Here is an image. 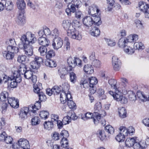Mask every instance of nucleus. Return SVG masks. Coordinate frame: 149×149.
<instances>
[{"mask_svg": "<svg viewBox=\"0 0 149 149\" xmlns=\"http://www.w3.org/2000/svg\"><path fill=\"white\" fill-rule=\"evenodd\" d=\"M19 145L23 149H29L30 146L29 141L27 140L21 138L18 141Z\"/></svg>", "mask_w": 149, "mask_h": 149, "instance_id": "nucleus-15", "label": "nucleus"}, {"mask_svg": "<svg viewBox=\"0 0 149 149\" xmlns=\"http://www.w3.org/2000/svg\"><path fill=\"white\" fill-rule=\"evenodd\" d=\"M126 38H120L119 39L118 42V45L119 47L123 49L128 45Z\"/></svg>", "mask_w": 149, "mask_h": 149, "instance_id": "nucleus-22", "label": "nucleus"}, {"mask_svg": "<svg viewBox=\"0 0 149 149\" xmlns=\"http://www.w3.org/2000/svg\"><path fill=\"white\" fill-rule=\"evenodd\" d=\"M63 44V40L61 38H54L52 46L54 49L57 50L61 47Z\"/></svg>", "mask_w": 149, "mask_h": 149, "instance_id": "nucleus-13", "label": "nucleus"}, {"mask_svg": "<svg viewBox=\"0 0 149 149\" xmlns=\"http://www.w3.org/2000/svg\"><path fill=\"white\" fill-rule=\"evenodd\" d=\"M45 64L46 66L51 68L55 67L56 66V62L50 59L46 61L45 62Z\"/></svg>", "mask_w": 149, "mask_h": 149, "instance_id": "nucleus-39", "label": "nucleus"}, {"mask_svg": "<svg viewBox=\"0 0 149 149\" xmlns=\"http://www.w3.org/2000/svg\"><path fill=\"white\" fill-rule=\"evenodd\" d=\"M102 105L100 102H97L95 105L94 107L95 112H100L102 111Z\"/></svg>", "mask_w": 149, "mask_h": 149, "instance_id": "nucleus-50", "label": "nucleus"}, {"mask_svg": "<svg viewBox=\"0 0 149 149\" xmlns=\"http://www.w3.org/2000/svg\"><path fill=\"white\" fill-rule=\"evenodd\" d=\"M92 28L91 33V35L95 37L98 36L100 34V31L98 28L95 26L93 27Z\"/></svg>", "mask_w": 149, "mask_h": 149, "instance_id": "nucleus-31", "label": "nucleus"}, {"mask_svg": "<svg viewBox=\"0 0 149 149\" xmlns=\"http://www.w3.org/2000/svg\"><path fill=\"white\" fill-rule=\"evenodd\" d=\"M68 73V70L65 67H60L58 69L57 74L61 79H65Z\"/></svg>", "mask_w": 149, "mask_h": 149, "instance_id": "nucleus-10", "label": "nucleus"}, {"mask_svg": "<svg viewBox=\"0 0 149 149\" xmlns=\"http://www.w3.org/2000/svg\"><path fill=\"white\" fill-rule=\"evenodd\" d=\"M17 7L18 9L22 10L26 7V4L23 0H18L17 2Z\"/></svg>", "mask_w": 149, "mask_h": 149, "instance_id": "nucleus-34", "label": "nucleus"}, {"mask_svg": "<svg viewBox=\"0 0 149 149\" xmlns=\"http://www.w3.org/2000/svg\"><path fill=\"white\" fill-rule=\"evenodd\" d=\"M24 76L26 79L31 80L33 83H35L37 81L36 76L33 75L31 70H26L24 74Z\"/></svg>", "mask_w": 149, "mask_h": 149, "instance_id": "nucleus-11", "label": "nucleus"}, {"mask_svg": "<svg viewBox=\"0 0 149 149\" xmlns=\"http://www.w3.org/2000/svg\"><path fill=\"white\" fill-rule=\"evenodd\" d=\"M124 135H123L121 133H120L117 135L116 137V140L119 142L123 141L125 139V137Z\"/></svg>", "mask_w": 149, "mask_h": 149, "instance_id": "nucleus-63", "label": "nucleus"}, {"mask_svg": "<svg viewBox=\"0 0 149 149\" xmlns=\"http://www.w3.org/2000/svg\"><path fill=\"white\" fill-rule=\"evenodd\" d=\"M13 77L11 80L10 81V86L11 88H15L17 84L20 82L22 81L20 74L18 72H15L13 73Z\"/></svg>", "mask_w": 149, "mask_h": 149, "instance_id": "nucleus-2", "label": "nucleus"}, {"mask_svg": "<svg viewBox=\"0 0 149 149\" xmlns=\"http://www.w3.org/2000/svg\"><path fill=\"white\" fill-rule=\"evenodd\" d=\"M29 68L30 70L37 69L40 66L35 61L31 62L28 65Z\"/></svg>", "mask_w": 149, "mask_h": 149, "instance_id": "nucleus-41", "label": "nucleus"}, {"mask_svg": "<svg viewBox=\"0 0 149 149\" xmlns=\"http://www.w3.org/2000/svg\"><path fill=\"white\" fill-rule=\"evenodd\" d=\"M21 42L23 47L21 48L23 49L25 54L27 56H32L33 54V47L30 45V44H33L37 41L36 38H19Z\"/></svg>", "mask_w": 149, "mask_h": 149, "instance_id": "nucleus-1", "label": "nucleus"}, {"mask_svg": "<svg viewBox=\"0 0 149 149\" xmlns=\"http://www.w3.org/2000/svg\"><path fill=\"white\" fill-rule=\"evenodd\" d=\"M139 5L141 10L144 13L145 17L149 18V4H146L143 2H140Z\"/></svg>", "mask_w": 149, "mask_h": 149, "instance_id": "nucleus-4", "label": "nucleus"}, {"mask_svg": "<svg viewBox=\"0 0 149 149\" xmlns=\"http://www.w3.org/2000/svg\"><path fill=\"white\" fill-rule=\"evenodd\" d=\"M105 40L109 46L113 47L116 45V41L113 38H105Z\"/></svg>", "mask_w": 149, "mask_h": 149, "instance_id": "nucleus-30", "label": "nucleus"}, {"mask_svg": "<svg viewBox=\"0 0 149 149\" xmlns=\"http://www.w3.org/2000/svg\"><path fill=\"white\" fill-rule=\"evenodd\" d=\"M8 93L6 91H2L0 94V100L1 102L6 101V100L8 101Z\"/></svg>", "mask_w": 149, "mask_h": 149, "instance_id": "nucleus-28", "label": "nucleus"}, {"mask_svg": "<svg viewBox=\"0 0 149 149\" xmlns=\"http://www.w3.org/2000/svg\"><path fill=\"white\" fill-rule=\"evenodd\" d=\"M3 56L7 60H12L14 57V54L8 51H4L3 52Z\"/></svg>", "mask_w": 149, "mask_h": 149, "instance_id": "nucleus-23", "label": "nucleus"}, {"mask_svg": "<svg viewBox=\"0 0 149 149\" xmlns=\"http://www.w3.org/2000/svg\"><path fill=\"white\" fill-rule=\"evenodd\" d=\"M89 86H95L97 83V79L95 77H91L88 79Z\"/></svg>", "mask_w": 149, "mask_h": 149, "instance_id": "nucleus-42", "label": "nucleus"}, {"mask_svg": "<svg viewBox=\"0 0 149 149\" xmlns=\"http://www.w3.org/2000/svg\"><path fill=\"white\" fill-rule=\"evenodd\" d=\"M68 105L71 109L74 110L76 108V104L72 100L68 101Z\"/></svg>", "mask_w": 149, "mask_h": 149, "instance_id": "nucleus-60", "label": "nucleus"}, {"mask_svg": "<svg viewBox=\"0 0 149 149\" xmlns=\"http://www.w3.org/2000/svg\"><path fill=\"white\" fill-rule=\"evenodd\" d=\"M51 33L50 29L47 26L43 27L42 29L39 30L38 32L39 37L51 36Z\"/></svg>", "mask_w": 149, "mask_h": 149, "instance_id": "nucleus-7", "label": "nucleus"}, {"mask_svg": "<svg viewBox=\"0 0 149 149\" xmlns=\"http://www.w3.org/2000/svg\"><path fill=\"white\" fill-rule=\"evenodd\" d=\"M108 83L111 86V89H115V91L117 90L118 88H120L118 87L117 81L114 79H111L109 80Z\"/></svg>", "mask_w": 149, "mask_h": 149, "instance_id": "nucleus-21", "label": "nucleus"}, {"mask_svg": "<svg viewBox=\"0 0 149 149\" xmlns=\"http://www.w3.org/2000/svg\"><path fill=\"white\" fill-rule=\"evenodd\" d=\"M75 58H74L71 57H69L67 59V62L70 67L74 68L76 66V64L75 63Z\"/></svg>", "mask_w": 149, "mask_h": 149, "instance_id": "nucleus-36", "label": "nucleus"}, {"mask_svg": "<svg viewBox=\"0 0 149 149\" xmlns=\"http://www.w3.org/2000/svg\"><path fill=\"white\" fill-rule=\"evenodd\" d=\"M128 97L131 100H136V95L133 91H128Z\"/></svg>", "mask_w": 149, "mask_h": 149, "instance_id": "nucleus-54", "label": "nucleus"}, {"mask_svg": "<svg viewBox=\"0 0 149 149\" xmlns=\"http://www.w3.org/2000/svg\"><path fill=\"white\" fill-rule=\"evenodd\" d=\"M108 5V9L109 11L111 10L114 4L115 1L114 0H107Z\"/></svg>", "mask_w": 149, "mask_h": 149, "instance_id": "nucleus-53", "label": "nucleus"}, {"mask_svg": "<svg viewBox=\"0 0 149 149\" xmlns=\"http://www.w3.org/2000/svg\"><path fill=\"white\" fill-rule=\"evenodd\" d=\"M51 121L56 125V122L58 120L59 116L58 115L55 114H52L51 115Z\"/></svg>", "mask_w": 149, "mask_h": 149, "instance_id": "nucleus-57", "label": "nucleus"}, {"mask_svg": "<svg viewBox=\"0 0 149 149\" xmlns=\"http://www.w3.org/2000/svg\"><path fill=\"white\" fill-rule=\"evenodd\" d=\"M61 146L63 148H67L69 146L68 141L67 139L62 138L61 141Z\"/></svg>", "mask_w": 149, "mask_h": 149, "instance_id": "nucleus-52", "label": "nucleus"}, {"mask_svg": "<svg viewBox=\"0 0 149 149\" xmlns=\"http://www.w3.org/2000/svg\"><path fill=\"white\" fill-rule=\"evenodd\" d=\"M7 102L13 108H17L19 107V101L14 97H9Z\"/></svg>", "mask_w": 149, "mask_h": 149, "instance_id": "nucleus-16", "label": "nucleus"}, {"mask_svg": "<svg viewBox=\"0 0 149 149\" xmlns=\"http://www.w3.org/2000/svg\"><path fill=\"white\" fill-rule=\"evenodd\" d=\"M100 112H94V116L93 117V121L95 124L97 123L101 118Z\"/></svg>", "mask_w": 149, "mask_h": 149, "instance_id": "nucleus-27", "label": "nucleus"}, {"mask_svg": "<svg viewBox=\"0 0 149 149\" xmlns=\"http://www.w3.org/2000/svg\"><path fill=\"white\" fill-rule=\"evenodd\" d=\"M109 93L112 95L114 99L117 101H120L121 100L123 95L121 92V89L118 88L117 90L115 91V92L110 91H109Z\"/></svg>", "mask_w": 149, "mask_h": 149, "instance_id": "nucleus-8", "label": "nucleus"}, {"mask_svg": "<svg viewBox=\"0 0 149 149\" xmlns=\"http://www.w3.org/2000/svg\"><path fill=\"white\" fill-rule=\"evenodd\" d=\"M133 45L134 47H135L136 49L138 50H142L145 48L143 44L141 42H136L134 43Z\"/></svg>", "mask_w": 149, "mask_h": 149, "instance_id": "nucleus-43", "label": "nucleus"}, {"mask_svg": "<svg viewBox=\"0 0 149 149\" xmlns=\"http://www.w3.org/2000/svg\"><path fill=\"white\" fill-rule=\"evenodd\" d=\"M40 122V118L37 116H35L31 120V124L33 125H36L39 124Z\"/></svg>", "mask_w": 149, "mask_h": 149, "instance_id": "nucleus-48", "label": "nucleus"}, {"mask_svg": "<svg viewBox=\"0 0 149 149\" xmlns=\"http://www.w3.org/2000/svg\"><path fill=\"white\" fill-rule=\"evenodd\" d=\"M105 128L106 131L109 134H112L114 132V128L110 125H107Z\"/></svg>", "mask_w": 149, "mask_h": 149, "instance_id": "nucleus-55", "label": "nucleus"}, {"mask_svg": "<svg viewBox=\"0 0 149 149\" xmlns=\"http://www.w3.org/2000/svg\"><path fill=\"white\" fill-rule=\"evenodd\" d=\"M76 10V8L72 3L68 4L67 6V8L65 9V12L68 15L71 16L72 13H74Z\"/></svg>", "mask_w": 149, "mask_h": 149, "instance_id": "nucleus-18", "label": "nucleus"}, {"mask_svg": "<svg viewBox=\"0 0 149 149\" xmlns=\"http://www.w3.org/2000/svg\"><path fill=\"white\" fill-rule=\"evenodd\" d=\"M68 116H69V118H70L71 120V119L75 120L77 118V117L75 113L72 110L69 111L68 113Z\"/></svg>", "mask_w": 149, "mask_h": 149, "instance_id": "nucleus-49", "label": "nucleus"}, {"mask_svg": "<svg viewBox=\"0 0 149 149\" xmlns=\"http://www.w3.org/2000/svg\"><path fill=\"white\" fill-rule=\"evenodd\" d=\"M97 134L101 141H103L106 138L105 132L104 130H99L97 132Z\"/></svg>", "mask_w": 149, "mask_h": 149, "instance_id": "nucleus-40", "label": "nucleus"}, {"mask_svg": "<svg viewBox=\"0 0 149 149\" xmlns=\"http://www.w3.org/2000/svg\"><path fill=\"white\" fill-rule=\"evenodd\" d=\"M62 26L66 30H71V22L69 20H63L62 22Z\"/></svg>", "mask_w": 149, "mask_h": 149, "instance_id": "nucleus-25", "label": "nucleus"}, {"mask_svg": "<svg viewBox=\"0 0 149 149\" xmlns=\"http://www.w3.org/2000/svg\"><path fill=\"white\" fill-rule=\"evenodd\" d=\"M83 24L86 27L91 26L93 24V19L90 16L85 17L82 19Z\"/></svg>", "mask_w": 149, "mask_h": 149, "instance_id": "nucleus-14", "label": "nucleus"}, {"mask_svg": "<svg viewBox=\"0 0 149 149\" xmlns=\"http://www.w3.org/2000/svg\"><path fill=\"white\" fill-rule=\"evenodd\" d=\"M39 115L42 119L45 120L49 116V113L47 111H40Z\"/></svg>", "mask_w": 149, "mask_h": 149, "instance_id": "nucleus-46", "label": "nucleus"}, {"mask_svg": "<svg viewBox=\"0 0 149 149\" xmlns=\"http://www.w3.org/2000/svg\"><path fill=\"white\" fill-rule=\"evenodd\" d=\"M25 66L24 65H20L19 67L18 70L17 71H15V72H18L20 74V75L21 74L23 75L24 73V71L26 69L25 68ZM21 77V76H20Z\"/></svg>", "mask_w": 149, "mask_h": 149, "instance_id": "nucleus-56", "label": "nucleus"}, {"mask_svg": "<svg viewBox=\"0 0 149 149\" xmlns=\"http://www.w3.org/2000/svg\"><path fill=\"white\" fill-rule=\"evenodd\" d=\"M55 53L54 51L53 50H50L47 52L46 54V58L47 60L50 59L52 57L55 56Z\"/></svg>", "mask_w": 149, "mask_h": 149, "instance_id": "nucleus-44", "label": "nucleus"}, {"mask_svg": "<svg viewBox=\"0 0 149 149\" xmlns=\"http://www.w3.org/2000/svg\"><path fill=\"white\" fill-rule=\"evenodd\" d=\"M65 92H62L60 94V101L62 103L64 104L66 101H68L69 100H72V97L69 91Z\"/></svg>", "mask_w": 149, "mask_h": 149, "instance_id": "nucleus-6", "label": "nucleus"}, {"mask_svg": "<svg viewBox=\"0 0 149 149\" xmlns=\"http://www.w3.org/2000/svg\"><path fill=\"white\" fill-rule=\"evenodd\" d=\"M135 142V140L134 138H127L125 141V144L127 147H130L133 146Z\"/></svg>", "mask_w": 149, "mask_h": 149, "instance_id": "nucleus-29", "label": "nucleus"}, {"mask_svg": "<svg viewBox=\"0 0 149 149\" xmlns=\"http://www.w3.org/2000/svg\"><path fill=\"white\" fill-rule=\"evenodd\" d=\"M72 3L77 8H80L82 5V2L80 0H74Z\"/></svg>", "mask_w": 149, "mask_h": 149, "instance_id": "nucleus-59", "label": "nucleus"}, {"mask_svg": "<svg viewBox=\"0 0 149 149\" xmlns=\"http://www.w3.org/2000/svg\"><path fill=\"white\" fill-rule=\"evenodd\" d=\"M38 50L41 56H44L47 53V47L45 46H41L39 47Z\"/></svg>", "mask_w": 149, "mask_h": 149, "instance_id": "nucleus-38", "label": "nucleus"}, {"mask_svg": "<svg viewBox=\"0 0 149 149\" xmlns=\"http://www.w3.org/2000/svg\"><path fill=\"white\" fill-rule=\"evenodd\" d=\"M100 10L98 8V7L95 4H93L89 6L88 10V14L93 17L95 15L96 13L97 14H100Z\"/></svg>", "mask_w": 149, "mask_h": 149, "instance_id": "nucleus-12", "label": "nucleus"}, {"mask_svg": "<svg viewBox=\"0 0 149 149\" xmlns=\"http://www.w3.org/2000/svg\"><path fill=\"white\" fill-rule=\"evenodd\" d=\"M13 5L11 1H6L5 5V9L8 11L12 10L13 8Z\"/></svg>", "mask_w": 149, "mask_h": 149, "instance_id": "nucleus-37", "label": "nucleus"}, {"mask_svg": "<svg viewBox=\"0 0 149 149\" xmlns=\"http://www.w3.org/2000/svg\"><path fill=\"white\" fill-rule=\"evenodd\" d=\"M54 124L51 121H45L44 124V127L47 130H50L53 128Z\"/></svg>", "mask_w": 149, "mask_h": 149, "instance_id": "nucleus-32", "label": "nucleus"}, {"mask_svg": "<svg viewBox=\"0 0 149 149\" xmlns=\"http://www.w3.org/2000/svg\"><path fill=\"white\" fill-rule=\"evenodd\" d=\"M95 15L96 17H95L94 19V20H93V21L94 22L93 24H94L95 25L99 26L102 24V21L101 20V19L100 17L96 16V15Z\"/></svg>", "mask_w": 149, "mask_h": 149, "instance_id": "nucleus-58", "label": "nucleus"}, {"mask_svg": "<svg viewBox=\"0 0 149 149\" xmlns=\"http://www.w3.org/2000/svg\"><path fill=\"white\" fill-rule=\"evenodd\" d=\"M7 50L8 52H9L13 53H17L18 52V48L14 45H8L7 47Z\"/></svg>", "mask_w": 149, "mask_h": 149, "instance_id": "nucleus-33", "label": "nucleus"}, {"mask_svg": "<svg viewBox=\"0 0 149 149\" xmlns=\"http://www.w3.org/2000/svg\"><path fill=\"white\" fill-rule=\"evenodd\" d=\"M112 64L113 69L115 71H119L121 65V62L118 58L113 56L112 58Z\"/></svg>", "mask_w": 149, "mask_h": 149, "instance_id": "nucleus-9", "label": "nucleus"}, {"mask_svg": "<svg viewBox=\"0 0 149 149\" xmlns=\"http://www.w3.org/2000/svg\"><path fill=\"white\" fill-rule=\"evenodd\" d=\"M37 40L38 43L41 45V46L47 47L50 43L49 40L46 38H38Z\"/></svg>", "mask_w": 149, "mask_h": 149, "instance_id": "nucleus-20", "label": "nucleus"}, {"mask_svg": "<svg viewBox=\"0 0 149 149\" xmlns=\"http://www.w3.org/2000/svg\"><path fill=\"white\" fill-rule=\"evenodd\" d=\"M84 71L88 74H92L94 72V69L90 64H87L84 65Z\"/></svg>", "mask_w": 149, "mask_h": 149, "instance_id": "nucleus-24", "label": "nucleus"}, {"mask_svg": "<svg viewBox=\"0 0 149 149\" xmlns=\"http://www.w3.org/2000/svg\"><path fill=\"white\" fill-rule=\"evenodd\" d=\"M13 74L9 76H8L7 75H5L3 77V81L5 83L8 82L9 83H10V81L11 80V79H13Z\"/></svg>", "mask_w": 149, "mask_h": 149, "instance_id": "nucleus-61", "label": "nucleus"}, {"mask_svg": "<svg viewBox=\"0 0 149 149\" xmlns=\"http://www.w3.org/2000/svg\"><path fill=\"white\" fill-rule=\"evenodd\" d=\"M69 76L70 81L73 83H74L77 79L76 75L75 74L72 72H70Z\"/></svg>", "mask_w": 149, "mask_h": 149, "instance_id": "nucleus-51", "label": "nucleus"}, {"mask_svg": "<svg viewBox=\"0 0 149 149\" xmlns=\"http://www.w3.org/2000/svg\"><path fill=\"white\" fill-rule=\"evenodd\" d=\"M52 136V139L55 141L58 140L61 138L59 134L56 132H53Z\"/></svg>", "mask_w": 149, "mask_h": 149, "instance_id": "nucleus-62", "label": "nucleus"}, {"mask_svg": "<svg viewBox=\"0 0 149 149\" xmlns=\"http://www.w3.org/2000/svg\"><path fill=\"white\" fill-rule=\"evenodd\" d=\"M69 136L68 131L65 130H62L60 133V137L62 138L67 139Z\"/></svg>", "mask_w": 149, "mask_h": 149, "instance_id": "nucleus-64", "label": "nucleus"}, {"mask_svg": "<svg viewBox=\"0 0 149 149\" xmlns=\"http://www.w3.org/2000/svg\"><path fill=\"white\" fill-rule=\"evenodd\" d=\"M17 23L20 25H22L25 22V17L24 14L20 13L16 19Z\"/></svg>", "mask_w": 149, "mask_h": 149, "instance_id": "nucleus-19", "label": "nucleus"}, {"mask_svg": "<svg viewBox=\"0 0 149 149\" xmlns=\"http://www.w3.org/2000/svg\"><path fill=\"white\" fill-rule=\"evenodd\" d=\"M124 52L128 54H132L135 52V49L132 44L127 45L123 49Z\"/></svg>", "mask_w": 149, "mask_h": 149, "instance_id": "nucleus-17", "label": "nucleus"}, {"mask_svg": "<svg viewBox=\"0 0 149 149\" xmlns=\"http://www.w3.org/2000/svg\"><path fill=\"white\" fill-rule=\"evenodd\" d=\"M41 106L40 102L38 101L33 106H32V110L31 111V112L33 113H35L36 110H37L40 108Z\"/></svg>", "mask_w": 149, "mask_h": 149, "instance_id": "nucleus-35", "label": "nucleus"}, {"mask_svg": "<svg viewBox=\"0 0 149 149\" xmlns=\"http://www.w3.org/2000/svg\"><path fill=\"white\" fill-rule=\"evenodd\" d=\"M29 110V107H24L22 108L19 112V119L22 120H24L26 119L28 114L31 115L32 112Z\"/></svg>", "mask_w": 149, "mask_h": 149, "instance_id": "nucleus-3", "label": "nucleus"}, {"mask_svg": "<svg viewBox=\"0 0 149 149\" xmlns=\"http://www.w3.org/2000/svg\"><path fill=\"white\" fill-rule=\"evenodd\" d=\"M97 93L98 94L99 96L100 99H105L106 96L104 94V91L103 89L102 88H99L97 91Z\"/></svg>", "mask_w": 149, "mask_h": 149, "instance_id": "nucleus-45", "label": "nucleus"}, {"mask_svg": "<svg viewBox=\"0 0 149 149\" xmlns=\"http://www.w3.org/2000/svg\"><path fill=\"white\" fill-rule=\"evenodd\" d=\"M118 112L120 117L121 118H124L126 117V111L125 108L123 107H120L118 109Z\"/></svg>", "mask_w": 149, "mask_h": 149, "instance_id": "nucleus-26", "label": "nucleus"}, {"mask_svg": "<svg viewBox=\"0 0 149 149\" xmlns=\"http://www.w3.org/2000/svg\"><path fill=\"white\" fill-rule=\"evenodd\" d=\"M119 130L120 133L124 135V137L127 136L128 134L132 135L134 131V129L131 126L127 129L125 127L122 126L120 127Z\"/></svg>", "mask_w": 149, "mask_h": 149, "instance_id": "nucleus-5", "label": "nucleus"}, {"mask_svg": "<svg viewBox=\"0 0 149 149\" xmlns=\"http://www.w3.org/2000/svg\"><path fill=\"white\" fill-rule=\"evenodd\" d=\"M60 87H61L62 88V91L61 92H66L69 91H68L69 89L70 86L67 83H64L63 84L61 85L60 86Z\"/></svg>", "mask_w": 149, "mask_h": 149, "instance_id": "nucleus-47", "label": "nucleus"}]
</instances>
